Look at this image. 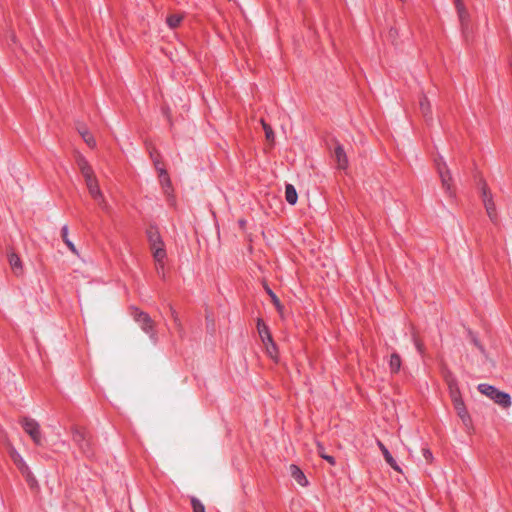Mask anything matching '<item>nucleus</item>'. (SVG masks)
Masks as SVG:
<instances>
[{
    "label": "nucleus",
    "instance_id": "f257e3e1",
    "mask_svg": "<svg viewBox=\"0 0 512 512\" xmlns=\"http://www.w3.org/2000/svg\"><path fill=\"white\" fill-rule=\"evenodd\" d=\"M477 389L481 394L487 396L503 408H509L512 405L511 396L506 392L498 390L493 385L481 383Z\"/></svg>",
    "mask_w": 512,
    "mask_h": 512
},
{
    "label": "nucleus",
    "instance_id": "f03ea898",
    "mask_svg": "<svg viewBox=\"0 0 512 512\" xmlns=\"http://www.w3.org/2000/svg\"><path fill=\"white\" fill-rule=\"evenodd\" d=\"M83 177L85 179L86 186L91 197L96 201V203L100 206L101 209L107 211L109 205L99 187V183L94 171L92 170L87 174H83Z\"/></svg>",
    "mask_w": 512,
    "mask_h": 512
},
{
    "label": "nucleus",
    "instance_id": "7ed1b4c3",
    "mask_svg": "<svg viewBox=\"0 0 512 512\" xmlns=\"http://www.w3.org/2000/svg\"><path fill=\"white\" fill-rule=\"evenodd\" d=\"M147 237L153 251V257L157 263L163 267V261L166 257V251L164 249V243L158 230L154 227H150L147 230Z\"/></svg>",
    "mask_w": 512,
    "mask_h": 512
},
{
    "label": "nucleus",
    "instance_id": "20e7f679",
    "mask_svg": "<svg viewBox=\"0 0 512 512\" xmlns=\"http://www.w3.org/2000/svg\"><path fill=\"white\" fill-rule=\"evenodd\" d=\"M435 163L443 189L449 197H453L454 191L452 189V176L446 162L442 157H439V159L435 160Z\"/></svg>",
    "mask_w": 512,
    "mask_h": 512
},
{
    "label": "nucleus",
    "instance_id": "39448f33",
    "mask_svg": "<svg viewBox=\"0 0 512 512\" xmlns=\"http://www.w3.org/2000/svg\"><path fill=\"white\" fill-rule=\"evenodd\" d=\"M21 425L24 431L31 437L36 445L41 446L43 444L44 439L41 433L40 425L36 420L30 417H24L21 420Z\"/></svg>",
    "mask_w": 512,
    "mask_h": 512
},
{
    "label": "nucleus",
    "instance_id": "423d86ee",
    "mask_svg": "<svg viewBox=\"0 0 512 512\" xmlns=\"http://www.w3.org/2000/svg\"><path fill=\"white\" fill-rule=\"evenodd\" d=\"M72 438L74 443L87 457L93 455L90 437L84 429L74 428L72 432Z\"/></svg>",
    "mask_w": 512,
    "mask_h": 512
},
{
    "label": "nucleus",
    "instance_id": "0eeeda50",
    "mask_svg": "<svg viewBox=\"0 0 512 512\" xmlns=\"http://www.w3.org/2000/svg\"><path fill=\"white\" fill-rule=\"evenodd\" d=\"M134 320L140 325L141 329L150 336L152 340H156V333L154 330V322L151 317L137 308L134 309L133 313Z\"/></svg>",
    "mask_w": 512,
    "mask_h": 512
},
{
    "label": "nucleus",
    "instance_id": "6e6552de",
    "mask_svg": "<svg viewBox=\"0 0 512 512\" xmlns=\"http://www.w3.org/2000/svg\"><path fill=\"white\" fill-rule=\"evenodd\" d=\"M10 457L13 460L14 464L20 470L22 475L26 478L27 482H30L31 470L23 457L18 453L15 448H11L9 451Z\"/></svg>",
    "mask_w": 512,
    "mask_h": 512
},
{
    "label": "nucleus",
    "instance_id": "1a4fd4ad",
    "mask_svg": "<svg viewBox=\"0 0 512 512\" xmlns=\"http://www.w3.org/2000/svg\"><path fill=\"white\" fill-rule=\"evenodd\" d=\"M481 191L483 203L486 208L487 214L492 221H495L497 219L495 204L493 202L492 194L488 190L487 185L485 183L482 185Z\"/></svg>",
    "mask_w": 512,
    "mask_h": 512
},
{
    "label": "nucleus",
    "instance_id": "9d476101",
    "mask_svg": "<svg viewBox=\"0 0 512 512\" xmlns=\"http://www.w3.org/2000/svg\"><path fill=\"white\" fill-rule=\"evenodd\" d=\"M7 259L9 262V265L11 267L12 272L16 276L23 275L24 269H23V263L20 259L19 255L16 254L13 250H9L7 253Z\"/></svg>",
    "mask_w": 512,
    "mask_h": 512
},
{
    "label": "nucleus",
    "instance_id": "9b49d317",
    "mask_svg": "<svg viewBox=\"0 0 512 512\" xmlns=\"http://www.w3.org/2000/svg\"><path fill=\"white\" fill-rule=\"evenodd\" d=\"M150 156H151V158L153 160V163H154V166H155L156 170L159 173L160 181L162 182V184L170 186V179H169L168 173L162 167L161 162L159 160V154L157 153V151L156 150H151L150 151Z\"/></svg>",
    "mask_w": 512,
    "mask_h": 512
},
{
    "label": "nucleus",
    "instance_id": "f8f14e48",
    "mask_svg": "<svg viewBox=\"0 0 512 512\" xmlns=\"http://www.w3.org/2000/svg\"><path fill=\"white\" fill-rule=\"evenodd\" d=\"M257 330H258L259 336H260L263 344H266V342H269L270 346H272L273 349L275 350V342L272 339L270 330H269L268 326L261 319L257 320Z\"/></svg>",
    "mask_w": 512,
    "mask_h": 512
},
{
    "label": "nucleus",
    "instance_id": "ddd939ff",
    "mask_svg": "<svg viewBox=\"0 0 512 512\" xmlns=\"http://www.w3.org/2000/svg\"><path fill=\"white\" fill-rule=\"evenodd\" d=\"M334 157L337 162V168L345 170L348 167V157L342 145L338 144L334 150Z\"/></svg>",
    "mask_w": 512,
    "mask_h": 512
},
{
    "label": "nucleus",
    "instance_id": "4468645a",
    "mask_svg": "<svg viewBox=\"0 0 512 512\" xmlns=\"http://www.w3.org/2000/svg\"><path fill=\"white\" fill-rule=\"evenodd\" d=\"M453 404L458 416L461 418L464 425L468 426L471 423V418L465 407L463 399H455V401H453Z\"/></svg>",
    "mask_w": 512,
    "mask_h": 512
},
{
    "label": "nucleus",
    "instance_id": "2eb2a0df",
    "mask_svg": "<svg viewBox=\"0 0 512 512\" xmlns=\"http://www.w3.org/2000/svg\"><path fill=\"white\" fill-rule=\"evenodd\" d=\"M378 447L380 448L382 454H383V457L385 459V461L397 472H401V468L399 467V465L397 464L396 460L393 458V456L391 455V453L389 452V450L387 449V447L381 442V441H378Z\"/></svg>",
    "mask_w": 512,
    "mask_h": 512
},
{
    "label": "nucleus",
    "instance_id": "dca6fc26",
    "mask_svg": "<svg viewBox=\"0 0 512 512\" xmlns=\"http://www.w3.org/2000/svg\"><path fill=\"white\" fill-rule=\"evenodd\" d=\"M291 476L295 479V481L301 486H307L308 480L304 475L303 471L295 464H291L289 467Z\"/></svg>",
    "mask_w": 512,
    "mask_h": 512
},
{
    "label": "nucleus",
    "instance_id": "f3484780",
    "mask_svg": "<svg viewBox=\"0 0 512 512\" xmlns=\"http://www.w3.org/2000/svg\"><path fill=\"white\" fill-rule=\"evenodd\" d=\"M455 6H456V10L458 13V17H459L461 26L463 29H465L468 25L469 14H468L462 0H456Z\"/></svg>",
    "mask_w": 512,
    "mask_h": 512
},
{
    "label": "nucleus",
    "instance_id": "a211bd4d",
    "mask_svg": "<svg viewBox=\"0 0 512 512\" xmlns=\"http://www.w3.org/2000/svg\"><path fill=\"white\" fill-rule=\"evenodd\" d=\"M68 232H69V229H68V226L67 225H64L62 228H61V237H62V240L63 242L66 244V246L68 247V249L75 255H79V252L77 250V248L75 247L74 243L69 239L68 237Z\"/></svg>",
    "mask_w": 512,
    "mask_h": 512
},
{
    "label": "nucleus",
    "instance_id": "6ab92c4d",
    "mask_svg": "<svg viewBox=\"0 0 512 512\" xmlns=\"http://www.w3.org/2000/svg\"><path fill=\"white\" fill-rule=\"evenodd\" d=\"M285 199L290 205L296 204L298 200L297 191L292 184H286L285 186Z\"/></svg>",
    "mask_w": 512,
    "mask_h": 512
},
{
    "label": "nucleus",
    "instance_id": "aec40b11",
    "mask_svg": "<svg viewBox=\"0 0 512 512\" xmlns=\"http://www.w3.org/2000/svg\"><path fill=\"white\" fill-rule=\"evenodd\" d=\"M401 364H402V361H401L400 355L397 353H392L390 356V360H389V368H390L391 372L392 373L399 372V370L401 368Z\"/></svg>",
    "mask_w": 512,
    "mask_h": 512
},
{
    "label": "nucleus",
    "instance_id": "412c9836",
    "mask_svg": "<svg viewBox=\"0 0 512 512\" xmlns=\"http://www.w3.org/2000/svg\"><path fill=\"white\" fill-rule=\"evenodd\" d=\"M420 110L425 118L431 120V104L425 95L420 99Z\"/></svg>",
    "mask_w": 512,
    "mask_h": 512
},
{
    "label": "nucleus",
    "instance_id": "4be33fe9",
    "mask_svg": "<svg viewBox=\"0 0 512 512\" xmlns=\"http://www.w3.org/2000/svg\"><path fill=\"white\" fill-rule=\"evenodd\" d=\"M448 387L452 401H455V399H462L455 379L448 380Z\"/></svg>",
    "mask_w": 512,
    "mask_h": 512
},
{
    "label": "nucleus",
    "instance_id": "5701e85b",
    "mask_svg": "<svg viewBox=\"0 0 512 512\" xmlns=\"http://www.w3.org/2000/svg\"><path fill=\"white\" fill-rule=\"evenodd\" d=\"M78 132L80 133L83 140L86 142L88 146L95 147L96 141L92 134L85 127H79Z\"/></svg>",
    "mask_w": 512,
    "mask_h": 512
},
{
    "label": "nucleus",
    "instance_id": "b1692460",
    "mask_svg": "<svg viewBox=\"0 0 512 512\" xmlns=\"http://www.w3.org/2000/svg\"><path fill=\"white\" fill-rule=\"evenodd\" d=\"M76 163H77L82 175L87 174L88 172L93 170L92 167L90 166V164L88 163V161L86 160V158L82 155L77 156Z\"/></svg>",
    "mask_w": 512,
    "mask_h": 512
},
{
    "label": "nucleus",
    "instance_id": "393cba45",
    "mask_svg": "<svg viewBox=\"0 0 512 512\" xmlns=\"http://www.w3.org/2000/svg\"><path fill=\"white\" fill-rule=\"evenodd\" d=\"M265 290H266L267 294L270 296V298H271L273 304L275 305L277 311L279 313H282L283 305L280 303V300L277 297V295L268 286L265 287Z\"/></svg>",
    "mask_w": 512,
    "mask_h": 512
},
{
    "label": "nucleus",
    "instance_id": "a878e982",
    "mask_svg": "<svg viewBox=\"0 0 512 512\" xmlns=\"http://www.w3.org/2000/svg\"><path fill=\"white\" fill-rule=\"evenodd\" d=\"M182 19L183 17L181 15L173 14L167 17L166 23L170 28L174 29L179 26Z\"/></svg>",
    "mask_w": 512,
    "mask_h": 512
},
{
    "label": "nucleus",
    "instance_id": "bb28decb",
    "mask_svg": "<svg viewBox=\"0 0 512 512\" xmlns=\"http://www.w3.org/2000/svg\"><path fill=\"white\" fill-rule=\"evenodd\" d=\"M262 127L265 131L266 139L269 141L274 140V132L269 124H267L263 119H261Z\"/></svg>",
    "mask_w": 512,
    "mask_h": 512
},
{
    "label": "nucleus",
    "instance_id": "cd10ccee",
    "mask_svg": "<svg viewBox=\"0 0 512 512\" xmlns=\"http://www.w3.org/2000/svg\"><path fill=\"white\" fill-rule=\"evenodd\" d=\"M318 453L321 456V458L325 459L330 465H335V458L333 456L325 454L324 448L321 444H318Z\"/></svg>",
    "mask_w": 512,
    "mask_h": 512
},
{
    "label": "nucleus",
    "instance_id": "c85d7f7f",
    "mask_svg": "<svg viewBox=\"0 0 512 512\" xmlns=\"http://www.w3.org/2000/svg\"><path fill=\"white\" fill-rule=\"evenodd\" d=\"M191 505L193 508V512H205V507L202 502L196 497L191 498Z\"/></svg>",
    "mask_w": 512,
    "mask_h": 512
},
{
    "label": "nucleus",
    "instance_id": "c756f323",
    "mask_svg": "<svg viewBox=\"0 0 512 512\" xmlns=\"http://www.w3.org/2000/svg\"><path fill=\"white\" fill-rule=\"evenodd\" d=\"M264 345L266 347L268 355L271 358H276L277 357V347L275 346V350H274L273 347L270 346L269 342H266V344H264Z\"/></svg>",
    "mask_w": 512,
    "mask_h": 512
},
{
    "label": "nucleus",
    "instance_id": "7c9ffc66",
    "mask_svg": "<svg viewBox=\"0 0 512 512\" xmlns=\"http://www.w3.org/2000/svg\"><path fill=\"white\" fill-rule=\"evenodd\" d=\"M422 453H423V457L425 458V460L427 462H431L433 460V454L432 452L430 451V449L428 448H423L422 449Z\"/></svg>",
    "mask_w": 512,
    "mask_h": 512
},
{
    "label": "nucleus",
    "instance_id": "2f4dec72",
    "mask_svg": "<svg viewBox=\"0 0 512 512\" xmlns=\"http://www.w3.org/2000/svg\"><path fill=\"white\" fill-rule=\"evenodd\" d=\"M472 342L473 344L479 349V351L482 353V354H485V349L484 347L481 345V343L479 342L478 338L474 335H472Z\"/></svg>",
    "mask_w": 512,
    "mask_h": 512
},
{
    "label": "nucleus",
    "instance_id": "473e14b6",
    "mask_svg": "<svg viewBox=\"0 0 512 512\" xmlns=\"http://www.w3.org/2000/svg\"><path fill=\"white\" fill-rule=\"evenodd\" d=\"M170 311H171V316L174 319V322H175L176 326L180 327L181 323H180V320L178 318L177 312L173 309V307H170Z\"/></svg>",
    "mask_w": 512,
    "mask_h": 512
},
{
    "label": "nucleus",
    "instance_id": "72a5a7b5",
    "mask_svg": "<svg viewBox=\"0 0 512 512\" xmlns=\"http://www.w3.org/2000/svg\"><path fill=\"white\" fill-rule=\"evenodd\" d=\"M414 344H415V347H416L417 351L419 353H422L423 352V345L416 338H414Z\"/></svg>",
    "mask_w": 512,
    "mask_h": 512
},
{
    "label": "nucleus",
    "instance_id": "f704fd0d",
    "mask_svg": "<svg viewBox=\"0 0 512 512\" xmlns=\"http://www.w3.org/2000/svg\"><path fill=\"white\" fill-rule=\"evenodd\" d=\"M36 479L34 478V476L31 474V477H30V482H28V484L30 485V487H33L34 485H36Z\"/></svg>",
    "mask_w": 512,
    "mask_h": 512
},
{
    "label": "nucleus",
    "instance_id": "c9c22d12",
    "mask_svg": "<svg viewBox=\"0 0 512 512\" xmlns=\"http://www.w3.org/2000/svg\"><path fill=\"white\" fill-rule=\"evenodd\" d=\"M454 2L456 3V0H454Z\"/></svg>",
    "mask_w": 512,
    "mask_h": 512
}]
</instances>
